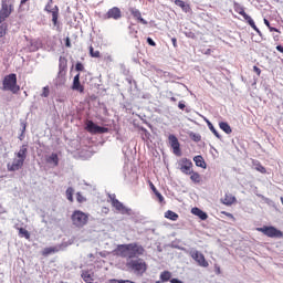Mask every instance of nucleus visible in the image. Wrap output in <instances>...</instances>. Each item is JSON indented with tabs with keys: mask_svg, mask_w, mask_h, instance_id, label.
<instances>
[{
	"mask_svg": "<svg viewBox=\"0 0 283 283\" xmlns=\"http://www.w3.org/2000/svg\"><path fill=\"white\" fill-rule=\"evenodd\" d=\"M116 255L126 259V269L135 273V275H143L147 272V262L140 259L145 255V248L138 242L119 244L115 249Z\"/></svg>",
	"mask_w": 283,
	"mask_h": 283,
	"instance_id": "obj_1",
	"label": "nucleus"
},
{
	"mask_svg": "<svg viewBox=\"0 0 283 283\" xmlns=\"http://www.w3.org/2000/svg\"><path fill=\"white\" fill-rule=\"evenodd\" d=\"M25 158H28V146L22 145L19 151L15 153V158L12 160V163L7 164L8 171H19L22 169Z\"/></svg>",
	"mask_w": 283,
	"mask_h": 283,
	"instance_id": "obj_2",
	"label": "nucleus"
},
{
	"mask_svg": "<svg viewBox=\"0 0 283 283\" xmlns=\"http://www.w3.org/2000/svg\"><path fill=\"white\" fill-rule=\"evenodd\" d=\"M65 83H67V59L60 56L59 72L53 80V85H55V87H64Z\"/></svg>",
	"mask_w": 283,
	"mask_h": 283,
	"instance_id": "obj_3",
	"label": "nucleus"
},
{
	"mask_svg": "<svg viewBox=\"0 0 283 283\" xmlns=\"http://www.w3.org/2000/svg\"><path fill=\"white\" fill-rule=\"evenodd\" d=\"M1 90L2 92H11L13 94H19V92L21 91V86L17 84L15 73H11L4 76Z\"/></svg>",
	"mask_w": 283,
	"mask_h": 283,
	"instance_id": "obj_4",
	"label": "nucleus"
},
{
	"mask_svg": "<svg viewBox=\"0 0 283 283\" xmlns=\"http://www.w3.org/2000/svg\"><path fill=\"white\" fill-rule=\"evenodd\" d=\"M71 220L74 227L77 229H83V227L87 224L90 216L81 210H75L71 216Z\"/></svg>",
	"mask_w": 283,
	"mask_h": 283,
	"instance_id": "obj_5",
	"label": "nucleus"
},
{
	"mask_svg": "<svg viewBox=\"0 0 283 283\" xmlns=\"http://www.w3.org/2000/svg\"><path fill=\"white\" fill-rule=\"evenodd\" d=\"M14 12V0H2L0 9V21H6Z\"/></svg>",
	"mask_w": 283,
	"mask_h": 283,
	"instance_id": "obj_6",
	"label": "nucleus"
},
{
	"mask_svg": "<svg viewBox=\"0 0 283 283\" xmlns=\"http://www.w3.org/2000/svg\"><path fill=\"white\" fill-rule=\"evenodd\" d=\"M256 231L263 233V235H266L268 238H283L282 230H279L273 226H264L262 228H256Z\"/></svg>",
	"mask_w": 283,
	"mask_h": 283,
	"instance_id": "obj_7",
	"label": "nucleus"
},
{
	"mask_svg": "<svg viewBox=\"0 0 283 283\" xmlns=\"http://www.w3.org/2000/svg\"><path fill=\"white\" fill-rule=\"evenodd\" d=\"M188 254L190 255V258H192V260H195V262H197V264H199V266H203L205 269L209 266V262H207V259H205V254L200 253V251L191 249Z\"/></svg>",
	"mask_w": 283,
	"mask_h": 283,
	"instance_id": "obj_8",
	"label": "nucleus"
},
{
	"mask_svg": "<svg viewBox=\"0 0 283 283\" xmlns=\"http://www.w3.org/2000/svg\"><path fill=\"white\" fill-rule=\"evenodd\" d=\"M109 198L112 200V206L116 209V211H120L123 216H133L132 209L125 207L123 202L118 201L115 195H113V197L109 196Z\"/></svg>",
	"mask_w": 283,
	"mask_h": 283,
	"instance_id": "obj_9",
	"label": "nucleus"
},
{
	"mask_svg": "<svg viewBox=\"0 0 283 283\" xmlns=\"http://www.w3.org/2000/svg\"><path fill=\"white\" fill-rule=\"evenodd\" d=\"M103 19H113L114 21H119V19H123V11H120V8L118 7H113L103 15Z\"/></svg>",
	"mask_w": 283,
	"mask_h": 283,
	"instance_id": "obj_10",
	"label": "nucleus"
},
{
	"mask_svg": "<svg viewBox=\"0 0 283 283\" xmlns=\"http://www.w3.org/2000/svg\"><path fill=\"white\" fill-rule=\"evenodd\" d=\"M178 165L181 174H185L186 176H191V174H193V169H191V167H193V163H191L190 159L182 158Z\"/></svg>",
	"mask_w": 283,
	"mask_h": 283,
	"instance_id": "obj_11",
	"label": "nucleus"
},
{
	"mask_svg": "<svg viewBox=\"0 0 283 283\" xmlns=\"http://www.w3.org/2000/svg\"><path fill=\"white\" fill-rule=\"evenodd\" d=\"M53 3H54L53 0H49L44 10L45 12H50L52 14V22L54 25H56V23H59V7L57 6L52 7Z\"/></svg>",
	"mask_w": 283,
	"mask_h": 283,
	"instance_id": "obj_12",
	"label": "nucleus"
},
{
	"mask_svg": "<svg viewBox=\"0 0 283 283\" xmlns=\"http://www.w3.org/2000/svg\"><path fill=\"white\" fill-rule=\"evenodd\" d=\"M168 140L175 156H181L182 153L180 151V142H178V137H176V135H169Z\"/></svg>",
	"mask_w": 283,
	"mask_h": 283,
	"instance_id": "obj_13",
	"label": "nucleus"
},
{
	"mask_svg": "<svg viewBox=\"0 0 283 283\" xmlns=\"http://www.w3.org/2000/svg\"><path fill=\"white\" fill-rule=\"evenodd\" d=\"M233 9H234V12H237L238 14L243 17V19H244V21H247V23H249V21H251L253 19V18H251V15L247 14V12L244 11V7H242L240 3L234 2Z\"/></svg>",
	"mask_w": 283,
	"mask_h": 283,
	"instance_id": "obj_14",
	"label": "nucleus"
},
{
	"mask_svg": "<svg viewBox=\"0 0 283 283\" xmlns=\"http://www.w3.org/2000/svg\"><path fill=\"white\" fill-rule=\"evenodd\" d=\"M72 90H74L75 92H80L81 94L85 92V88L83 87V85H81V74H76L74 76Z\"/></svg>",
	"mask_w": 283,
	"mask_h": 283,
	"instance_id": "obj_15",
	"label": "nucleus"
},
{
	"mask_svg": "<svg viewBox=\"0 0 283 283\" xmlns=\"http://www.w3.org/2000/svg\"><path fill=\"white\" fill-rule=\"evenodd\" d=\"M191 213L193 216H197V218L201 220H207V218H209V214H207V212L202 211L200 208L197 207L191 209Z\"/></svg>",
	"mask_w": 283,
	"mask_h": 283,
	"instance_id": "obj_16",
	"label": "nucleus"
},
{
	"mask_svg": "<svg viewBox=\"0 0 283 283\" xmlns=\"http://www.w3.org/2000/svg\"><path fill=\"white\" fill-rule=\"evenodd\" d=\"M130 13L133 14V17L136 19V20H138L139 22H142V24L143 25H147V20H145L144 18H143V14L140 13V10H138V9H132L130 10Z\"/></svg>",
	"mask_w": 283,
	"mask_h": 283,
	"instance_id": "obj_17",
	"label": "nucleus"
},
{
	"mask_svg": "<svg viewBox=\"0 0 283 283\" xmlns=\"http://www.w3.org/2000/svg\"><path fill=\"white\" fill-rule=\"evenodd\" d=\"M46 163L49 165H53V167H59V155L56 153H52L46 157Z\"/></svg>",
	"mask_w": 283,
	"mask_h": 283,
	"instance_id": "obj_18",
	"label": "nucleus"
},
{
	"mask_svg": "<svg viewBox=\"0 0 283 283\" xmlns=\"http://www.w3.org/2000/svg\"><path fill=\"white\" fill-rule=\"evenodd\" d=\"M193 163L197 167H200L201 169H207V161H205V158L202 156H195Z\"/></svg>",
	"mask_w": 283,
	"mask_h": 283,
	"instance_id": "obj_19",
	"label": "nucleus"
},
{
	"mask_svg": "<svg viewBox=\"0 0 283 283\" xmlns=\"http://www.w3.org/2000/svg\"><path fill=\"white\" fill-rule=\"evenodd\" d=\"M175 6H178V8H181L184 12H189V10H191V7H189V4L182 0H175Z\"/></svg>",
	"mask_w": 283,
	"mask_h": 283,
	"instance_id": "obj_20",
	"label": "nucleus"
},
{
	"mask_svg": "<svg viewBox=\"0 0 283 283\" xmlns=\"http://www.w3.org/2000/svg\"><path fill=\"white\" fill-rule=\"evenodd\" d=\"M206 123H207L208 128L210 129V132H212V134L216 136V138L221 140L222 139V135L220 133H218L216 127H213V124L211 122H209V119H207Z\"/></svg>",
	"mask_w": 283,
	"mask_h": 283,
	"instance_id": "obj_21",
	"label": "nucleus"
},
{
	"mask_svg": "<svg viewBox=\"0 0 283 283\" xmlns=\"http://www.w3.org/2000/svg\"><path fill=\"white\" fill-rule=\"evenodd\" d=\"M252 165L255 171H260V174H266V168H264V166H262L259 160H252Z\"/></svg>",
	"mask_w": 283,
	"mask_h": 283,
	"instance_id": "obj_22",
	"label": "nucleus"
},
{
	"mask_svg": "<svg viewBox=\"0 0 283 283\" xmlns=\"http://www.w3.org/2000/svg\"><path fill=\"white\" fill-rule=\"evenodd\" d=\"M150 189L153 191V193H155L157 200H159V202H165V197H163V193H160L158 191V189H156V186H154L153 184H150Z\"/></svg>",
	"mask_w": 283,
	"mask_h": 283,
	"instance_id": "obj_23",
	"label": "nucleus"
},
{
	"mask_svg": "<svg viewBox=\"0 0 283 283\" xmlns=\"http://www.w3.org/2000/svg\"><path fill=\"white\" fill-rule=\"evenodd\" d=\"M219 127L220 129H222V132H224V134H231L233 132V129H231V126L227 122L219 123Z\"/></svg>",
	"mask_w": 283,
	"mask_h": 283,
	"instance_id": "obj_24",
	"label": "nucleus"
},
{
	"mask_svg": "<svg viewBox=\"0 0 283 283\" xmlns=\"http://www.w3.org/2000/svg\"><path fill=\"white\" fill-rule=\"evenodd\" d=\"M235 202V197L232 195H226L223 199V205H227V207H231Z\"/></svg>",
	"mask_w": 283,
	"mask_h": 283,
	"instance_id": "obj_25",
	"label": "nucleus"
},
{
	"mask_svg": "<svg viewBox=\"0 0 283 283\" xmlns=\"http://www.w3.org/2000/svg\"><path fill=\"white\" fill-rule=\"evenodd\" d=\"M165 218H167L168 220H172V222H176V220H178V213H176L171 210H167L165 212Z\"/></svg>",
	"mask_w": 283,
	"mask_h": 283,
	"instance_id": "obj_26",
	"label": "nucleus"
},
{
	"mask_svg": "<svg viewBox=\"0 0 283 283\" xmlns=\"http://www.w3.org/2000/svg\"><path fill=\"white\" fill-rule=\"evenodd\" d=\"M52 253H59V248L56 247L45 248L42 252V255H52Z\"/></svg>",
	"mask_w": 283,
	"mask_h": 283,
	"instance_id": "obj_27",
	"label": "nucleus"
},
{
	"mask_svg": "<svg viewBox=\"0 0 283 283\" xmlns=\"http://www.w3.org/2000/svg\"><path fill=\"white\" fill-rule=\"evenodd\" d=\"M28 50L29 52H36L39 50V42H36V40H31Z\"/></svg>",
	"mask_w": 283,
	"mask_h": 283,
	"instance_id": "obj_28",
	"label": "nucleus"
},
{
	"mask_svg": "<svg viewBox=\"0 0 283 283\" xmlns=\"http://www.w3.org/2000/svg\"><path fill=\"white\" fill-rule=\"evenodd\" d=\"M98 125H96L92 120H88L87 124H86V129L90 132V134H96V127Z\"/></svg>",
	"mask_w": 283,
	"mask_h": 283,
	"instance_id": "obj_29",
	"label": "nucleus"
},
{
	"mask_svg": "<svg viewBox=\"0 0 283 283\" xmlns=\"http://www.w3.org/2000/svg\"><path fill=\"white\" fill-rule=\"evenodd\" d=\"M66 200H69V202H74V188L69 187L66 189Z\"/></svg>",
	"mask_w": 283,
	"mask_h": 283,
	"instance_id": "obj_30",
	"label": "nucleus"
},
{
	"mask_svg": "<svg viewBox=\"0 0 283 283\" xmlns=\"http://www.w3.org/2000/svg\"><path fill=\"white\" fill-rule=\"evenodd\" d=\"M189 138L193 140V143H200L202 140V136L198 133L190 132Z\"/></svg>",
	"mask_w": 283,
	"mask_h": 283,
	"instance_id": "obj_31",
	"label": "nucleus"
},
{
	"mask_svg": "<svg viewBox=\"0 0 283 283\" xmlns=\"http://www.w3.org/2000/svg\"><path fill=\"white\" fill-rule=\"evenodd\" d=\"M82 280H84V282L86 283L94 282V279H92V274H90V272L87 271L82 272Z\"/></svg>",
	"mask_w": 283,
	"mask_h": 283,
	"instance_id": "obj_32",
	"label": "nucleus"
},
{
	"mask_svg": "<svg viewBox=\"0 0 283 283\" xmlns=\"http://www.w3.org/2000/svg\"><path fill=\"white\" fill-rule=\"evenodd\" d=\"M160 280L161 282H169V280H171V272L169 271L161 272Z\"/></svg>",
	"mask_w": 283,
	"mask_h": 283,
	"instance_id": "obj_33",
	"label": "nucleus"
},
{
	"mask_svg": "<svg viewBox=\"0 0 283 283\" xmlns=\"http://www.w3.org/2000/svg\"><path fill=\"white\" fill-rule=\"evenodd\" d=\"M90 51V56H92V59H101V51H94V46H90L88 48Z\"/></svg>",
	"mask_w": 283,
	"mask_h": 283,
	"instance_id": "obj_34",
	"label": "nucleus"
},
{
	"mask_svg": "<svg viewBox=\"0 0 283 283\" xmlns=\"http://www.w3.org/2000/svg\"><path fill=\"white\" fill-rule=\"evenodd\" d=\"M19 235L20 238H25V240H30V232L25 230V228L19 229Z\"/></svg>",
	"mask_w": 283,
	"mask_h": 283,
	"instance_id": "obj_35",
	"label": "nucleus"
},
{
	"mask_svg": "<svg viewBox=\"0 0 283 283\" xmlns=\"http://www.w3.org/2000/svg\"><path fill=\"white\" fill-rule=\"evenodd\" d=\"M248 24H249L254 31H256V33L259 34V36L262 38V31H260V29L258 28V25H255V21H253V19H252L251 21H249Z\"/></svg>",
	"mask_w": 283,
	"mask_h": 283,
	"instance_id": "obj_36",
	"label": "nucleus"
},
{
	"mask_svg": "<svg viewBox=\"0 0 283 283\" xmlns=\"http://www.w3.org/2000/svg\"><path fill=\"white\" fill-rule=\"evenodd\" d=\"M190 180L196 184L200 182V174L193 172L192 170V172L190 174Z\"/></svg>",
	"mask_w": 283,
	"mask_h": 283,
	"instance_id": "obj_37",
	"label": "nucleus"
},
{
	"mask_svg": "<svg viewBox=\"0 0 283 283\" xmlns=\"http://www.w3.org/2000/svg\"><path fill=\"white\" fill-rule=\"evenodd\" d=\"M107 132H109V128L97 125L95 134H107Z\"/></svg>",
	"mask_w": 283,
	"mask_h": 283,
	"instance_id": "obj_38",
	"label": "nucleus"
},
{
	"mask_svg": "<svg viewBox=\"0 0 283 283\" xmlns=\"http://www.w3.org/2000/svg\"><path fill=\"white\" fill-rule=\"evenodd\" d=\"M76 200L80 202V205H83V202H87V198H85L81 192H76Z\"/></svg>",
	"mask_w": 283,
	"mask_h": 283,
	"instance_id": "obj_39",
	"label": "nucleus"
},
{
	"mask_svg": "<svg viewBox=\"0 0 283 283\" xmlns=\"http://www.w3.org/2000/svg\"><path fill=\"white\" fill-rule=\"evenodd\" d=\"M264 24L269 28L270 32H280V30H277V28L271 27V22H269L268 19H264Z\"/></svg>",
	"mask_w": 283,
	"mask_h": 283,
	"instance_id": "obj_40",
	"label": "nucleus"
},
{
	"mask_svg": "<svg viewBox=\"0 0 283 283\" xmlns=\"http://www.w3.org/2000/svg\"><path fill=\"white\" fill-rule=\"evenodd\" d=\"M41 96H42V98H48V96H50V87L49 86L43 87Z\"/></svg>",
	"mask_w": 283,
	"mask_h": 283,
	"instance_id": "obj_41",
	"label": "nucleus"
},
{
	"mask_svg": "<svg viewBox=\"0 0 283 283\" xmlns=\"http://www.w3.org/2000/svg\"><path fill=\"white\" fill-rule=\"evenodd\" d=\"M75 70H76V72H84L85 71V66L83 65V63L77 62L75 64Z\"/></svg>",
	"mask_w": 283,
	"mask_h": 283,
	"instance_id": "obj_42",
	"label": "nucleus"
},
{
	"mask_svg": "<svg viewBox=\"0 0 283 283\" xmlns=\"http://www.w3.org/2000/svg\"><path fill=\"white\" fill-rule=\"evenodd\" d=\"M146 41H147L148 45H150L151 48H156V42L154 41V39L147 38Z\"/></svg>",
	"mask_w": 283,
	"mask_h": 283,
	"instance_id": "obj_43",
	"label": "nucleus"
},
{
	"mask_svg": "<svg viewBox=\"0 0 283 283\" xmlns=\"http://www.w3.org/2000/svg\"><path fill=\"white\" fill-rule=\"evenodd\" d=\"M253 72H255V74L258 76H260L262 74V70H260V67H258V66H253Z\"/></svg>",
	"mask_w": 283,
	"mask_h": 283,
	"instance_id": "obj_44",
	"label": "nucleus"
},
{
	"mask_svg": "<svg viewBox=\"0 0 283 283\" xmlns=\"http://www.w3.org/2000/svg\"><path fill=\"white\" fill-rule=\"evenodd\" d=\"M178 107H179V109H185V107H187V106L185 105V101H180V102L178 103Z\"/></svg>",
	"mask_w": 283,
	"mask_h": 283,
	"instance_id": "obj_45",
	"label": "nucleus"
},
{
	"mask_svg": "<svg viewBox=\"0 0 283 283\" xmlns=\"http://www.w3.org/2000/svg\"><path fill=\"white\" fill-rule=\"evenodd\" d=\"M65 46L66 48H72V42L70 41V38L65 39Z\"/></svg>",
	"mask_w": 283,
	"mask_h": 283,
	"instance_id": "obj_46",
	"label": "nucleus"
},
{
	"mask_svg": "<svg viewBox=\"0 0 283 283\" xmlns=\"http://www.w3.org/2000/svg\"><path fill=\"white\" fill-rule=\"evenodd\" d=\"M171 43L174 48H178V40H176V38H171Z\"/></svg>",
	"mask_w": 283,
	"mask_h": 283,
	"instance_id": "obj_47",
	"label": "nucleus"
},
{
	"mask_svg": "<svg viewBox=\"0 0 283 283\" xmlns=\"http://www.w3.org/2000/svg\"><path fill=\"white\" fill-rule=\"evenodd\" d=\"M170 283H185V282L180 281L179 279H171Z\"/></svg>",
	"mask_w": 283,
	"mask_h": 283,
	"instance_id": "obj_48",
	"label": "nucleus"
},
{
	"mask_svg": "<svg viewBox=\"0 0 283 283\" xmlns=\"http://www.w3.org/2000/svg\"><path fill=\"white\" fill-rule=\"evenodd\" d=\"M277 52H281L283 54V46L282 45H276Z\"/></svg>",
	"mask_w": 283,
	"mask_h": 283,
	"instance_id": "obj_49",
	"label": "nucleus"
},
{
	"mask_svg": "<svg viewBox=\"0 0 283 283\" xmlns=\"http://www.w3.org/2000/svg\"><path fill=\"white\" fill-rule=\"evenodd\" d=\"M21 126H22V136H23V132H25V123H22Z\"/></svg>",
	"mask_w": 283,
	"mask_h": 283,
	"instance_id": "obj_50",
	"label": "nucleus"
},
{
	"mask_svg": "<svg viewBox=\"0 0 283 283\" xmlns=\"http://www.w3.org/2000/svg\"><path fill=\"white\" fill-rule=\"evenodd\" d=\"M29 0H21V6H23V3H28Z\"/></svg>",
	"mask_w": 283,
	"mask_h": 283,
	"instance_id": "obj_51",
	"label": "nucleus"
},
{
	"mask_svg": "<svg viewBox=\"0 0 283 283\" xmlns=\"http://www.w3.org/2000/svg\"><path fill=\"white\" fill-rule=\"evenodd\" d=\"M170 101L172 102V103H176V97H170Z\"/></svg>",
	"mask_w": 283,
	"mask_h": 283,
	"instance_id": "obj_52",
	"label": "nucleus"
},
{
	"mask_svg": "<svg viewBox=\"0 0 283 283\" xmlns=\"http://www.w3.org/2000/svg\"><path fill=\"white\" fill-rule=\"evenodd\" d=\"M206 54H211V49H208V50L206 51Z\"/></svg>",
	"mask_w": 283,
	"mask_h": 283,
	"instance_id": "obj_53",
	"label": "nucleus"
},
{
	"mask_svg": "<svg viewBox=\"0 0 283 283\" xmlns=\"http://www.w3.org/2000/svg\"><path fill=\"white\" fill-rule=\"evenodd\" d=\"M143 132H147L145 128H142Z\"/></svg>",
	"mask_w": 283,
	"mask_h": 283,
	"instance_id": "obj_54",
	"label": "nucleus"
},
{
	"mask_svg": "<svg viewBox=\"0 0 283 283\" xmlns=\"http://www.w3.org/2000/svg\"><path fill=\"white\" fill-rule=\"evenodd\" d=\"M104 211H108V209L107 208H105V210Z\"/></svg>",
	"mask_w": 283,
	"mask_h": 283,
	"instance_id": "obj_55",
	"label": "nucleus"
},
{
	"mask_svg": "<svg viewBox=\"0 0 283 283\" xmlns=\"http://www.w3.org/2000/svg\"><path fill=\"white\" fill-rule=\"evenodd\" d=\"M104 211H108V209L107 208H105V210Z\"/></svg>",
	"mask_w": 283,
	"mask_h": 283,
	"instance_id": "obj_56",
	"label": "nucleus"
},
{
	"mask_svg": "<svg viewBox=\"0 0 283 283\" xmlns=\"http://www.w3.org/2000/svg\"><path fill=\"white\" fill-rule=\"evenodd\" d=\"M156 283H160V281H156Z\"/></svg>",
	"mask_w": 283,
	"mask_h": 283,
	"instance_id": "obj_57",
	"label": "nucleus"
}]
</instances>
